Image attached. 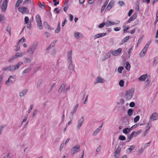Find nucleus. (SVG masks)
<instances>
[{
  "label": "nucleus",
  "mask_w": 158,
  "mask_h": 158,
  "mask_svg": "<svg viewBox=\"0 0 158 158\" xmlns=\"http://www.w3.org/2000/svg\"><path fill=\"white\" fill-rule=\"evenodd\" d=\"M24 54L23 52L22 53H17L15 55L17 56V58L19 57H21L23 56Z\"/></svg>",
  "instance_id": "nucleus-33"
},
{
  "label": "nucleus",
  "mask_w": 158,
  "mask_h": 158,
  "mask_svg": "<svg viewBox=\"0 0 158 158\" xmlns=\"http://www.w3.org/2000/svg\"><path fill=\"white\" fill-rule=\"evenodd\" d=\"M139 116L138 115L136 116L134 118V121L135 123H136L139 120Z\"/></svg>",
  "instance_id": "nucleus-41"
},
{
  "label": "nucleus",
  "mask_w": 158,
  "mask_h": 158,
  "mask_svg": "<svg viewBox=\"0 0 158 158\" xmlns=\"http://www.w3.org/2000/svg\"><path fill=\"white\" fill-rule=\"evenodd\" d=\"M5 127V125H3L1 126L0 127V135L1 134L2 131V130L3 128Z\"/></svg>",
  "instance_id": "nucleus-53"
},
{
  "label": "nucleus",
  "mask_w": 158,
  "mask_h": 158,
  "mask_svg": "<svg viewBox=\"0 0 158 158\" xmlns=\"http://www.w3.org/2000/svg\"><path fill=\"white\" fill-rule=\"evenodd\" d=\"M106 35V33H102L98 34L96 35H95L94 36V38L95 39L99 38V37H103L104 36H105Z\"/></svg>",
  "instance_id": "nucleus-14"
},
{
  "label": "nucleus",
  "mask_w": 158,
  "mask_h": 158,
  "mask_svg": "<svg viewBox=\"0 0 158 158\" xmlns=\"http://www.w3.org/2000/svg\"><path fill=\"white\" fill-rule=\"evenodd\" d=\"M80 149V146L79 145H77L75 147L73 148L72 151L73 152V154H74L79 151Z\"/></svg>",
  "instance_id": "nucleus-7"
},
{
  "label": "nucleus",
  "mask_w": 158,
  "mask_h": 158,
  "mask_svg": "<svg viewBox=\"0 0 158 158\" xmlns=\"http://www.w3.org/2000/svg\"><path fill=\"white\" fill-rule=\"evenodd\" d=\"M126 24V23H124V25L123 26V31L124 33L126 32L130 28L129 26H127L125 27V25Z\"/></svg>",
  "instance_id": "nucleus-18"
},
{
  "label": "nucleus",
  "mask_w": 158,
  "mask_h": 158,
  "mask_svg": "<svg viewBox=\"0 0 158 158\" xmlns=\"http://www.w3.org/2000/svg\"><path fill=\"white\" fill-rule=\"evenodd\" d=\"M113 3L114 2L113 1H110L108 4L106 9H107L108 10H110L112 7Z\"/></svg>",
  "instance_id": "nucleus-17"
},
{
  "label": "nucleus",
  "mask_w": 158,
  "mask_h": 158,
  "mask_svg": "<svg viewBox=\"0 0 158 158\" xmlns=\"http://www.w3.org/2000/svg\"><path fill=\"white\" fill-rule=\"evenodd\" d=\"M106 26V23L105 22H103L102 23L100 24L98 26V27L100 28H102Z\"/></svg>",
  "instance_id": "nucleus-45"
},
{
  "label": "nucleus",
  "mask_w": 158,
  "mask_h": 158,
  "mask_svg": "<svg viewBox=\"0 0 158 158\" xmlns=\"http://www.w3.org/2000/svg\"><path fill=\"white\" fill-rule=\"evenodd\" d=\"M56 42V41H55L52 42L50 44V46L49 47V48L53 47L55 45Z\"/></svg>",
  "instance_id": "nucleus-54"
},
{
  "label": "nucleus",
  "mask_w": 158,
  "mask_h": 158,
  "mask_svg": "<svg viewBox=\"0 0 158 158\" xmlns=\"http://www.w3.org/2000/svg\"><path fill=\"white\" fill-rule=\"evenodd\" d=\"M27 89H24L22 92L19 93V96L20 97L23 96L27 93Z\"/></svg>",
  "instance_id": "nucleus-20"
},
{
  "label": "nucleus",
  "mask_w": 158,
  "mask_h": 158,
  "mask_svg": "<svg viewBox=\"0 0 158 158\" xmlns=\"http://www.w3.org/2000/svg\"><path fill=\"white\" fill-rule=\"evenodd\" d=\"M6 31H8L10 34V35H11V27L10 26H7L6 27Z\"/></svg>",
  "instance_id": "nucleus-37"
},
{
  "label": "nucleus",
  "mask_w": 158,
  "mask_h": 158,
  "mask_svg": "<svg viewBox=\"0 0 158 158\" xmlns=\"http://www.w3.org/2000/svg\"><path fill=\"white\" fill-rule=\"evenodd\" d=\"M4 17L0 15V22L4 20Z\"/></svg>",
  "instance_id": "nucleus-63"
},
{
  "label": "nucleus",
  "mask_w": 158,
  "mask_h": 158,
  "mask_svg": "<svg viewBox=\"0 0 158 158\" xmlns=\"http://www.w3.org/2000/svg\"><path fill=\"white\" fill-rule=\"evenodd\" d=\"M8 4V0H4L1 6L2 11L5 12L7 8Z\"/></svg>",
  "instance_id": "nucleus-4"
},
{
  "label": "nucleus",
  "mask_w": 158,
  "mask_h": 158,
  "mask_svg": "<svg viewBox=\"0 0 158 158\" xmlns=\"http://www.w3.org/2000/svg\"><path fill=\"white\" fill-rule=\"evenodd\" d=\"M124 84V81L123 80H121L119 81V85L121 86L122 87L123 86Z\"/></svg>",
  "instance_id": "nucleus-46"
},
{
  "label": "nucleus",
  "mask_w": 158,
  "mask_h": 158,
  "mask_svg": "<svg viewBox=\"0 0 158 158\" xmlns=\"http://www.w3.org/2000/svg\"><path fill=\"white\" fill-rule=\"evenodd\" d=\"M80 33L78 32H75V36L76 38H78L80 37Z\"/></svg>",
  "instance_id": "nucleus-48"
},
{
  "label": "nucleus",
  "mask_w": 158,
  "mask_h": 158,
  "mask_svg": "<svg viewBox=\"0 0 158 158\" xmlns=\"http://www.w3.org/2000/svg\"><path fill=\"white\" fill-rule=\"evenodd\" d=\"M142 131L141 130H139V131H137L136 132H135V136H136L137 135H139L141 133Z\"/></svg>",
  "instance_id": "nucleus-55"
},
{
  "label": "nucleus",
  "mask_w": 158,
  "mask_h": 158,
  "mask_svg": "<svg viewBox=\"0 0 158 158\" xmlns=\"http://www.w3.org/2000/svg\"><path fill=\"white\" fill-rule=\"evenodd\" d=\"M126 66H125V68L127 70H130L131 66L129 62H126Z\"/></svg>",
  "instance_id": "nucleus-23"
},
{
  "label": "nucleus",
  "mask_w": 158,
  "mask_h": 158,
  "mask_svg": "<svg viewBox=\"0 0 158 158\" xmlns=\"http://www.w3.org/2000/svg\"><path fill=\"white\" fill-rule=\"evenodd\" d=\"M135 148V146L132 145L130 146V148L128 149L129 151V153L131 152V151L134 149Z\"/></svg>",
  "instance_id": "nucleus-34"
},
{
  "label": "nucleus",
  "mask_w": 158,
  "mask_h": 158,
  "mask_svg": "<svg viewBox=\"0 0 158 158\" xmlns=\"http://www.w3.org/2000/svg\"><path fill=\"white\" fill-rule=\"evenodd\" d=\"M137 17V14L136 13L134 14L129 19L128 21L127 22V23H128L134 20Z\"/></svg>",
  "instance_id": "nucleus-8"
},
{
  "label": "nucleus",
  "mask_w": 158,
  "mask_h": 158,
  "mask_svg": "<svg viewBox=\"0 0 158 158\" xmlns=\"http://www.w3.org/2000/svg\"><path fill=\"white\" fill-rule=\"evenodd\" d=\"M23 64L22 62H19L17 63L16 65L14 66L15 68V70L19 69V66Z\"/></svg>",
  "instance_id": "nucleus-30"
},
{
  "label": "nucleus",
  "mask_w": 158,
  "mask_h": 158,
  "mask_svg": "<svg viewBox=\"0 0 158 158\" xmlns=\"http://www.w3.org/2000/svg\"><path fill=\"white\" fill-rule=\"evenodd\" d=\"M120 23L119 21H117L116 23L112 22L110 21H107L106 23V27H109L113 25L118 24Z\"/></svg>",
  "instance_id": "nucleus-6"
},
{
  "label": "nucleus",
  "mask_w": 158,
  "mask_h": 158,
  "mask_svg": "<svg viewBox=\"0 0 158 158\" xmlns=\"http://www.w3.org/2000/svg\"><path fill=\"white\" fill-rule=\"evenodd\" d=\"M147 74L143 75L139 78V80L140 81H143L147 78Z\"/></svg>",
  "instance_id": "nucleus-16"
},
{
  "label": "nucleus",
  "mask_w": 158,
  "mask_h": 158,
  "mask_svg": "<svg viewBox=\"0 0 158 158\" xmlns=\"http://www.w3.org/2000/svg\"><path fill=\"white\" fill-rule=\"evenodd\" d=\"M129 39V36H127L124 38L123 40H122V43L123 44L125 43L126 41L128 40Z\"/></svg>",
  "instance_id": "nucleus-29"
},
{
  "label": "nucleus",
  "mask_w": 158,
  "mask_h": 158,
  "mask_svg": "<svg viewBox=\"0 0 158 158\" xmlns=\"http://www.w3.org/2000/svg\"><path fill=\"white\" fill-rule=\"evenodd\" d=\"M130 129H129L130 130ZM129 130V128H126L124 129L123 131V132L126 134H127L128 133V130Z\"/></svg>",
  "instance_id": "nucleus-44"
},
{
  "label": "nucleus",
  "mask_w": 158,
  "mask_h": 158,
  "mask_svg": "<svg viewBox=\"0 0 158 158\" xmlns=\"http://www.w3.org/2000/svg\"><path fill=\"white\" fill-rule=\"evenodd\" d=\"M24 38H21L19 41L18 43L19 44L21 42L23 43L24 41Z\"/></svg>",
  "instance_id": "nucleus-62"
},
{
  "label": "nucleus",
  "mask_w": 158,
  "mask_h": 158,
  "mask_svg": "<svg viewBox=\"0 0 158 158\" xmlns=\"http://www.w3.org/2000/svg\"><path fill=\"white\" fill-rule=\"evenodd\" d=\"M133 112V110L132 109H129L127 111L128 115L131 116Z\"/></svg>",
  "instance_id": "nucleus-31"
},
{
  "label": "nucleus",
  "mask_w": 158,
  "mask_h": 158,
  "mask_svg": "<svg viewBox=\"0 0 158 158\" xmlns=\"http://www.w3.org/2000/svg\"><path fill=\"white\" fill-rule=\"evenodd\" d=\"M42 79H40L38 81L37 85V87H39L40 85L42 82Z\"/></svg>",
  "instance_id": "nucleus-47"
},
{
  "label": "nucleus",
  "mask_w": 158,
  "mask_h": 158,
  "mask_svg": "<svg viewBox=\"0 0 158 158\" xmlns=\"http://www.w3.org/2000/svg\"><path fill=\"white\" fill-rule=\"evenodd\" d=\"M36 45H34L28 49V52H30L31 54L33 53L36 47Z\"/></svg>",
  "instance_id": "nucleus-13"
},
{
  "label": "nucleus",
  "mask_w": 158,
  "mask_h": 158,
  "mask_svg": "<svg viewBox=\"0 0 158 158\" xmlns=\"http://www.w3.org/2000/svg\"><path fill=\"white\" fill-rule=\"evenodd\" d=\"M151 127H152L151 123H150L149 122V123L148 124V125H147V128L148 129H149L151 128Z\"/></svg>",
  "instance_id": "nucleus-58"
},
{
  "label": "nucleus",
  "mask_w": 158,
  "mask_h": 158,
  "mask_svg": "<svg viewBox=\"0 0 158 158\" xmlns=\"http://www.w3.org/2000/svg\"><path fill=\"white\" fill-rule=\"evenodd\" d=\"M17 56H15V55H14L12 57H11L9 60L8 62H11L12 61H13V60L17 59Z\"/></svg>",
  "instance_id": "nucleus-35"
},
{
  "label": "nucleus",
  "mask_w": 158,
  "mask_h": 158,
  "mask_svg": "<svg viewBox=\"0 0 158 158\" xmlns=\"http://www.w3.org/2000/svg\"><path fill=\"white\" fill-rule=\"evenodd\" d=\"M53 2H54V6H56L59 3V2H57L56 0H53Z\"/></svg>",
  "instance_id": "nucleus-56"
},
{
  "label": "nucleus",
  "mask_w": 158,
  "mask_h": 158,
  "mask_svg": "<svg viewBox=\"0 0 158 158\" xmlns=\"http://www.w3.org/2000/svg\"><path fill=\"white\" fill-rule=\"evenodd\" d=\"M122 51L121 48H119L116 50L111 51L110 52L114 56H118L122 52Z\"/></svg>",
  "instance_id": "nucleus-5"
},
{
  "label": "nucleus",
  "mask_w": 158,
  "mask_h": 158,
  "mask_svg": "<svg viewBox=\"0 0 158 158\" xmlns=\"http://www.w3.org/2000/svg\"><path fill=\"white\" fill-rule=\"evenodd\" d=\"M104 80L101 77H98L96 79V83H102L103 82Z\"/></svg>",
  "instance_id": "nucleus-21"
},
{
  "label": "nucleus",
  "mask_w": 158,
  "mask_h": 158,
  "mask_svg": "<svg viewBox=\"0 0 158 158\" xmlns=\"http://www.w3.org/2000/svg\"><path fill=\"white\" fill-rule=\"evenodd\" d=\"M136 30V28H134L133 30H132L130 32V33L131 34H133L135 32V31Z\"/></svg>",
  "instance_id": "nucleus-51"
},
{
  "label": "nucleus",
  "mask_w": 158,
  "mask_h": 158,
  "mask_svg": "<svg viewBox=\"0 0 158 158\" xmlns=\"http://www.w3.org/2000/svg\"><path fill=\"white\" fill-rule=\"evenodd\" d=\"M9 71H14L15 70L14 66H9Z\"/></svg>",
  "instance_id": "nucleus-40"
},
{
  "label": "nucleus",
  "mask_w": 158,
  "mask_h": 158,
  "mask_svg": "<svg viewBox=\"0 0 158 158\" xmlns=\"http://www.w3.org/2000/svg\"><path fill=\"white\" fill-rule=\"evenodd\" d=\"M152 42V41H148L147 43V44H146V45L145 46V47H147V48L148 49V47H149V45Z\"/></svg>",
  "instance_id": "nucleus-59"
},
{
  "label": "nucleus",
  "mask_w": 158,
  "mask_h": 158,
  "mask_svg": "<svg viewBox=\"0 0 158 158\" xmlns=\"http://www.w3.org/2000/svg\"><path fill=\"white\" fill-rule=\"evenodd\" d=\"M60 23H59L55 31V32L56 33H58L60 30Z\"/></svg>",
  "instance_id": "nucleus-26"
},
{
  "label": "nucleus",
  "mask_w": 158,
  "mask_h": 158,
  "mask_svg": "<svg viewBox=\"0 0 158 158\" xmlns=\"http://www.w3.org/2000/svg\"><path fill=\"white\" fill-rule=\"evenodd\" d=\"M135 92V89L134 88H131L127 91L124 96L126 100H130L133 97Z\"/></svg>",
  "instance_id": "nucleus-1"
},
{
  "label": "nucleus",
  "mask_w": 158,
  "mask_h": 158,
  "mask_svg": "<svg viewBox=\"0 0 158 158\" xmlns=\"http://www.w3.org/2000/svg\"><path fill=\"white\" fill-rule=\"evenodd\" d=\"M158 61V60L157 58H154V63L156 64L157 63Z\"/></svg>",
  "instance_id": "nucleus-57"
},
{
  "label": "nucleus",
  "mask_w": 158,
  "mask_h": 158,
  "mask_svg": "<svg viewBox=\"0 0 158 158\" xmlns=\"http://www.w3.org/2000/svg\"><path fill=\"white\" fill-rule=\"evenodd\" d=\"M143 36H142V37H141L138 40L137 42V45L139 44L142 41V40L143 38Z\"/></svg>",
  "instance_id": "nucleus-49"
},
{
  "label": "nucleus",
  "mask_w": 158,
  "mask_h": 158,
  "mask_svg": "<svg viewBox=\"0 0 158 158\" xmlns=\"http://www.w3.org/2000/svg\"><path fill=\"white\" fill-rule=\"evenodd\" d=\"M16 78V76L15 75L10 76L7 80L5 83L6 85H7L8 83H13V81L10 80L11 79H15Z\"/></svg>",
  "instance_id": "nucleus-12"
},
{
  "label": "nucleus",
  "mask_w": 158,
  "mask_h": 158,
  "mask_svg": "<svg viewBox=\"0 0 158 158\" xmlns=\"http://www.w3.org/2000/svg\"><path fill=\"white\" fill-rule=\"evenodd\" d=\"M31 70V69L30 68H27L24 70L23 72V74H25L26 73H27L29 72L30 70Z\"/></svg>",
  "instance_id": "nucleus-39"
},
{
  "label": "nucleus",
  "mask_w": 158,
  "mask_h": 158,
  "mask_svg": "<svg viewBox=\"0 0 158 158\" xmlns=\"http://www.w3.org/2000/svg\"><path fill=\"white\" fill-rule=\"evenodd\" d=\"M17 56H15V55H14L12 57H11L9 60L8 62H11L12 61H13V60L17 59Z\"/></svg>",
  "instance_id": "nucleus-36"
},
{
  "label": "nucleus",
  "mask_w": 158,
  "mask_h": 158,
  "mask_svg": "<svg viewBox=\"0 0 158 158\" xmlns=\"http://www.w3.org/2000/svg\"><path fill=\"white\" fill-rule=\"evenodd\" d=\"M2 70L4 71H9V66L7 67L4 68L2 69Z\"/></svg>",
  "instance_id": "nucleus-60"
},
{
  "label": "nucleus",
  "mask_w": 158,
  "mask_h": 158,
  "mask_svg": "<svg viewBox=\"0 0 158 158\" xmlns=\"http://www.w3.org/2000/svg\"><path fill=\"white\" fill-rule=\"evenodd\" d=\"M121 148L120 147V146H119L116 149L115 152V154H117V155H118L119 154Z\"/></svg>",
  "instance_id": "nucleus-25"
},
{
  "label": "nucleus",
  "mask_w": 158,
  "mask_h": 158,
  "mask_svg": "<svg viewBox=\"0 0 158 158\" xmlns=\"http://www.w3.org/2000/svg\"><path fill=\"white\" fill-rule=\"evenodd\" d=\"M78 106V104H77L74 107L73 111L71 112V114L73 115L74 113L76 112V110Z\"/></svg>",
  "instance_id": "nucleus-27"
},
{
  "label": "nucleus",
  "mask_w": 158,
  "mask_h": 158,
  "mask_svg": "<svg viewBox=\"0 0 158 158\" xmlns=\"http://www.w3.org/2000/svg\"><path fill=\"white\" fill-rule=\"evenodd\" d=\"M158 118V114L156 113H153L150 117V119L152 121L156 120Z\"/></svg>",
  "instance_id": "nucleus-10"
},
{
  "label": "nucleus",
  "mask_w": 158,
  "mask_h": 158,
  "mask_svg": "<svg viewBox=\"0 0 158 158\" xmlns=\"http://www.w3.org/2000/svg\"><path fill=\"white\" fill-rule=\"evenodd\" d=\"M72 54V51H70L68 53V56H69V59L70 60V62H72V57L71 56Z\"/></svg>",
  "instance_id": "nucleus-32"
},
{
  "label": "nucleus",
  "mask_w": 158,
  "mask_h": 158,
  "mask_svg": "<svg viewBox=\"0 0 158 158\" xmlns=\"http://www.w3.org/2000/svg\"><path fill=\"white\" fill-rule=\"evenodd\" d=\"M36 22L37 23V26L39 27L40 29H41L42 28V21L41 18L40 16L38 14L36 15L35 17Z\"/></svg>",
  "instance_id": "nucleus-2"
},
{
  "label": "nucleus",
  "mask_w": 158,
  "mask_h": 158,
  "mask_svg": "<svg viewBox=\"0 0 158 158\" xmlns=\"http://www.w3.org/2000/svg\"><path fill=\"white\" fill-rule=\"evenodd\" d=\"M18 10L23 14H27L29 13L28 8L25 7L21 6L19 8Z\"/></svg>",
  "instance_id": "nucleus-3"
},
{
  "label": "nucleus",
  "mask_w": 158,
  "mask_h": 158,
  "mask_svg": "<svg viewBox=\"0 0 158 158\" xmlns=\"http://www.w3.org/2000/svg\"><path fill=\"white\" fill-rule=\"evenodd\" d=\"M158 21V12L157 11L156 15V19L155 23H156Z\"/></svg>",
  "instance_id": "nucleus-64"
},
{
  "label": "nucleus",
  "mask_w": 158,
  "mask_h": 158,
  "mask_svg": "<svg viewBox=\"0 0 158 158\" xmlns=\"http://www.w3.org/2000/svg\"><path fill=\"white\" fill-rule=\"evenodd\" d=\"M120 29L121 28L120 27H116L114 28V30L115 31H119V30H120Z\"/></svg>",
  "instance_id": "nucleus-61"
},
{
  "label": "nucleus",
  "mask_w": 158,
  "mask_h": 158,
  "mask_svg": "<svg viewBox=\"0 0 158 158\" xmlns=\"http://www.w3.org/2000/svg\"><path fill=\"white\" fill-rule=\"evenodd\" d=\"M39 6L40 7L43 9H45V8L46 5L44 2H43L42 3H40L39 4Z\"/></svg>",
  "instance_id": "nucleus-22"
},
{
  "label": "nucleus",
  "mask_w": 158,
  "mask_h": 158,
  "mask_svg": "<svg viewBox=\"0 0 158 158\" xmlns=\"http://www.w3.org/2000/svg\"><path fill=\"white\" fill-rule=\"evenodd\" d=\"M119 139L121 140H124L126 139V137L123 135H120L119 137Z\"/></svg>",
  "instance_id": "nucleus-43"
},
{
  "label": "nucleus",
  "mask_w": 158,
  "mask_h": 158,
  "mask_svg": "<svg viewBox=\"0 0 158 158\" xmlns=\"http://www.w3.org/2000/svg\"><path fill=\"white\" fill-rule=\"evenodd\" d=\"M147 47H144L142 51L140 53L139 55L140 57H143L144 56L146 53L148 48H147Z\"/></svg>",
  "instance_id": "nucleus-9"
},
{
  "label": "nucleus",
  "mask_w": 158,
  "mask_h": 158,
  "mask_svg": "<svg viewBox=\"0 0 158 158\" xmlns=\"http://www.w3.org/2000/svg\"><path fill=\"white\" fill-rule=\"evenodd\" d=\"M124 69V68L122 66H121L119 67L118 69V73H121L122 72V70Z\"/></svg>",
  "instance_id": "nucleus-38"
},
{
  "label": "nucleus",
  "mask_w": 158,
  "mask_h": 158,
  "mask_svg": "<svg viewBox=\"0 0 158 158\" xmlns=\"http://www.w3.org/2000/svg\"><path fill=\"white\" fill-rule=\"evenodd\" d=\"M135 132L133 131L130 134V137L128 138L129 141L132 138L135 137L136 136H135Z\"/></svg>",
  "instance_id": "nucleus-19"
},
{
  "label": "nucleus",
  "mask_w": 158,
  "mask_h": 158,
  "mask_svg": "<svg viewBox=\"0 0 158 158\" xmlns=\"http://www.w3.org/2000/svg\"><path fill=\"white\" fill-rule=\"evenodd\" d=\"M134 10L132 9L130 10L128 14V16H130L131 15L132 13L133 12Z\"/></svg>",
  "instance_id": "nucleus-50"
},
{
  "label": "nucleus",
  "mask_w": 158,
  "mask_h": 158,
  "mask_svg": "<svg viewBox=\"0 0 158 158\" xmlns=\"http://www.w3.org/2000/svg\"><path fill=\"white\" fill-rule=\"evenodd\" d=\"M23 0H18L15 5V6L17 7L19 6L20 4L22 3Z\"/></svg>",
  "instance_id": "nucleus-24"
},
{
  "label": "nucleus",
  "mask_w": 158,
  "mask_h": 158,
  "mask_svg": "<svg viewBox=\"0 0 158 158\" xmlns=\"http://www.w3.org/2000/svg\"><path fill=\"white\" fill-rule=\"evenodd\" d=\"M84 121V118L83 117H81L78 121L77 125V128L79 129L82 125Z\"/></svg>",
  "instance_id": "nucleus-11"
},
{
  "label": "nucleus",
  "mask_w": 158,
  "mask_h": 158,
  "mask_svg": "<svg viewBox=\"0 0 158 158\" xmlns=\"http://www.w3.org/2000/svg\"><path fill=\"white\" fill-rule=\"evenodd\" d=\"M65 85H63V84H62L61 85L59 89H58V92H61L62 90H63L64 89V88H65Z\"/></svg>",
  "instance_id": "nucleus-28"
},
{
  "label": "nucleus",
  "mask_w": 158,
  "mask_h": 158,
  "mask_svg": "<svg viewBox=\"0 0 158 158\" xmlns=\"http://www.w3.org/2000/svg\"><path fill=\"white\" fill-rule=\"evenodd\" d=\"M135 105V103L133 102H131L129 104V106L131 107H133Z\"/></svg>",
  "instance_id": "nucleus-52"
},
{
  "label": "nucleus",
  "mask_w": 158,
  "mask_h": 158,
  "mask_svg": "<svg viewBox=\"0 0 158 158\" xmlns=\"http://www.w3.org/2000/svg\"><path fill=\"white\" fill-rule=\"evenodd\" d=\"M29 20V18L27 16H26L24 18V24H27L28 23Z\"/></svg>",
  "instance_id": "nucleus-42"
},
{
  "label": "nucleus",
  "mask_w": 158,
  "mask_h": 158,
  "mask_svg": "<svg viewBox=\"0 0 158 158\" xmlns=\"http://www.w3.org/2000/svg\"><path fill=\"white\" fill-rule=\"evenodd\" d=\"M103 123L102 125L99 127L97 128L94 132L93 135H96L101 130V128L102 126Z\"/></svg>",
  "instance_id": "nucleus-15"
}]
</instances>
